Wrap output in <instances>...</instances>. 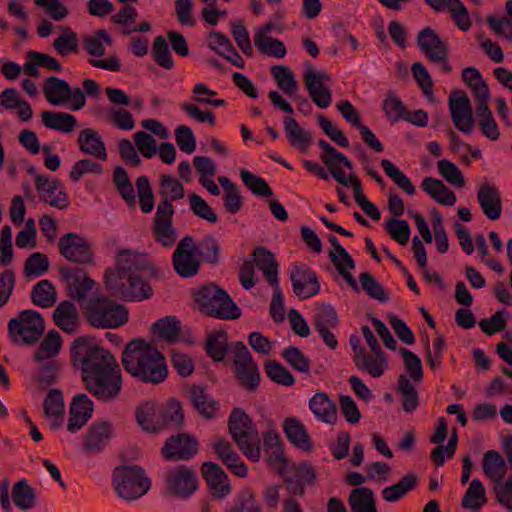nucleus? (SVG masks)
Listing matches in <instances>:
<instances>
[{
    "instance_id": "f257e3e1",
    "label": "nucleus",
    "mask_w": 512,
    "mask_h": 512,
    "mask_svg": "<svg viewBox=\"0 0 512 512\" xmlns=\"http://www.w3.org/2000/svg\"><path fill=\"white\" fill-rule=\"evenodd\" d=\"M71 360L80 367L88 390L97 398L110 400L122 387L121 370L115 357L92 338L79 337L71 346Z\"/></svg>"
},
{
    "instance_id": "f03ea898",
    "label": "nucleus",
    "mask_w": 512,
    "mask_h": 512,
    "mask_svg": "<svg viewBox=\"0 0 512 512\" xmlns=\"http://www.w3.org/2000/svg\"><path fill=\"white\" fill-rule=\"evenodd\" d=\"M118 267L105 273V285L116 296L127 300H144L152 295V288L146 277L152 268L146 258L132 250H120L117 255Z\"/></svg>"
},
{
    "instance_id": "7ed1b4c3",
    "label": "nucleus",
    "mask_w": 512,
    "mask_h": 512,
    "mask_svg": "<svg viewBox=\"0 0 512 512\" xmlns=\"http://www.w3.org/2000/svg\"><path fill=\"white\" fill-rule=\"evenodd\" d=\"M124 369L142 382L158 384L168 376V368L163 354L144 339H134L122 354Z\"/></svg>"
},
{
    "instance_id": "20e7f679",
    "label": "nucleus",
    "mask_w": 512,
    "mask_h": 512,
    "mask_svg": "<svg viewBox=\"0 0 512 512\" xmlns=\"http://www.w3.org/2000/svg\"><path fill=\"white\" fill-rule=\"evenodd\" d=\"M194 303L207 317L236 320L241 316V309L229 294L214 282L201 285L194 291Z\"/></svg>"
},
{
    "instance_id": "39448f33",
    "label": "nucleus",
    "mask_w": 512,
    "mask_h": 512,
    "mask_svg": "<svg viewBox=\"0 0 512 512\" xmlns=\"http://www.w3.org/2000/svg\"><path fill=\"white\" fill-rule=\"evenodd\" d=\"M136 419L141 428L148 432L177 428L183 423L182 406L175 399L158 407L152 402H145L136 409Z\"/></svg>"
},
{
    "instance_id": "423d86ee",
    "label": "nucleus",
    "mask_w": 512,
    "mask_h": 512,
    "mask_svg": "<svg viewBox=\"0 0 512 512\" xmlns=\"http://www.w3.org/2000/svg\"><path fill=\"white\" fill-rule=\"evenodd\" d=\"M82 307L88 322L97 328L114 329L128 320V311L125 306L104 295H91Z\"/></svg>"
},
{
    "instance_id": "0eeeda50",
    "label": "nucleus",
    "mask_w": 512,
    "mask_h": 512,
    "mask_svg": "<svg viewBox=\"0 0 512 512\" xmlns=\"http://www.w3.org/2000/svg\"><path fill=\"white\" fill-rule=\"evenodd\" d=\"M228 431L240 451L250 460L260 459V437L250 416L241 408H234L228 419Z\"/></svg>"
},
{
    "instance_id": "6e6552de",
    "label": "nucleus",
    "mask_w": 512,
    "mask_h": 512,
    "mask_svg": "<svg viewBox=\"0 0 512 512\" xmlns=\"http://www.w3.org/2000/svg\"><path fill=\"white\" fill-rule=\"evenodd\" d=\"M113 485L120 497L135 500L150 489L151 481L141 467L123 465L113 471Z\"/></svg>"
},
{
    "instance_id": "1a4fd4ad",
    "label": "nucleus",
    "mask_w": 512,
    "mask_h": 512,
    "mask_svg": "<svg viewBox=\"0 0 512 512\" xmlns=\"http://www.w3.org/2000/svg\"><path fill=\"white\" fill-rule=\"evenodd\" d=\"M43 93L53 106H68L73 111H79L86 104V97L81 88H72L66 80L56 76H50L45 80Z\"/></svg>"
},
{
    "instance_id": "9d476101",
    "label": "nucleus",
    "mask_w": 512,
    "mask_h": 512,
    "mask_svg": "<svg viewBox=\"0 0 512 512\" xmlns=\"http://www.w3.org/2000/svg\"><path fill=\"white\" fill-rule=\"evenodd\" d=\"M44 331V320L35 310L21 311L17 317L11 318L8 323V332L13 342L32 344L36 342Z\"/></svg>"
},
{
    "instance_id": "9b49d317",
    "label": "nucleus",
    "mask_w": 512,
    "mask_h": 512,
    "mask_svg": "<svg viewBox=\"0 0 512 512\" xmlns=\"http://www.w3.org/2000/svg\"><path fill=\"white\" fill-rule=\"evenodd\" d=\"M60 276L65 283L69 296L81 306L89 300L90 294H97L98 284L91 279L83 268L78 266H61Z\"/></svg>"
},
{
    "instance_id": "f8f14e48",
    "label": "nucleus",
    "mask_w": 512,
    "mask_h": 512,
    "mask_svg": "<svg viewBox=\"0 0 512 512\" xmlns=\"http://www.w3.org/2000/svg\"><path fill=\"white\" fill-rule=\"evenodd\" d=\"M277 472L283 478L287 492L292 496L303 497L306 486H313L317 479L315 468L307 461L290 467L279 466Z\"/></svg>"
},
{
    "instance_id": "ddd939ff",
    "label": "nucleus",
    "mask_w": 512,
    "mask_h": 512,
    "mask_svg": "<svg viewBox=\"0 0 512 512\" xmlns=\"http://www.w3.org/2000/svg\"><path fill=\"white\" fill-rule=\"evenodd\" d=\"M449 110L455 127L465 133L471 134L475 127L472 115L471 102L462 90H455L449 97Z\"/></svg>"
},
{
    "instance_id": "4468645a",
    "label": "nucleus",
    "mask_w": 512,
    "mask_h": 512,
    "mask_svg": "<svg viewBox=\"0 0 512 512\" xmlns=\"http://www.w3.org/2000/svg\"><path fill=\"white\" fill-rule=\"evenodd\" d=\"M305 88L309 92L312 101L322 109L330 106L332 100L331 90L328 84L331 76L323 71L309 69L303 76Z\"/></svg>"
},
{
    "instance_id": "2eb2a0df",
    "label": "nucleus",
    "mask_w": 512,
    "mask_h": 512,
    "mask_svg": "<svg viewBox=\"0 0 512 512\" xmlns=\"http://www.w3.org/2000/svg\"><path fill=\"white\" fill-rule=\"evenodd\" d=\"M173 205L169 201H162L154 217L153 233L157 242L164 247H171L177 240V233L172 226Z\"/></svg>"
},
{
    "instance_id": "dca6fc26",
    "label": "nucleus",
    "mask_w": 512,
    "mask_h": 512,
    "mask_svg": "<svg viewBox=\"0 0 512 512\" xmlns=\"http://www.w3.org/2000/svg\"><path fill=\"white\" fill-rule=\"evenodd\" d=\"M293 292L300 299H307L319 293L320 283L316 273L305 264H295L290 272Z\"/></svg>"
},
{
    "instance_id": "f3484780",
    "label": "nucleus",
    "mask_w": 512,
    "mask_h": 512,
    "mask_svg": "<svg viewBox=\"0 0 512 512\" xmlns=\"http://www.w3.org/2000/svg\"><path fill=\"white\" fill-rule=\"evenodd\" d=\"M58 246L60 254L70 262L86 264L92 260L89 243L77 233L69 232L63 235Z\"/></svg>"
},
{
    "instance_id": "a211bd4d",
    "label": "nucleus",
    "mask_w": 512,
    "mask_h": 512,
    "mask_svg": "<svg viewBox=\"0 0 512 512\" xmlns=\"http://www.w3.org/2000/svg\"><path fill=\"white\" fill-rule=\"evenodd\" d=\"M35 187L43 202L60 210L68 207V196L59 181L47 175H36Z\"/></svg>"
},
{
    "instance_id": "6ab92c4d",
    "label": "nucleus",
    "mask_w": 512,
    "mask_h": 512,
    "mask_svg": "<svg viewBox=\"0 0 512 512\" xmlns=\"http://www.w3.org/2000/svg\"><path fill=\"white\" fill-rule=\"evenodd\" d=\"M151 333L156 341L169 345L188 342L182 331L180 320L172 315L162 317L154 322L151 326Z\"/></svg>"
},
{
    "instance_id": "aec40b11",
    "label": "nucleus",
    "mask_w": 512,
    "mask_h": 512,
    "mask_svg": "<svg viewBox=\"0 0 512 512\" xmlns=\"http://www.w3.org/2000/svg\"><path fill=\"white\" fill-rule=\"evenodd\" d=\"M201 473L213 497L222 499L231 492L228 476L219 464L205 462L202 464Z\"/></svg>"
},
{
    "instance_id": "412c9836",
    "label": "nucleus",
    "mask_w": 512,
    "mask_h": 512,
    "mask_svg": "<svg viewBox=\"0 0 512 512\" xmlns=\"http://www.w3.org/2000/svg\"><path fill=\"white\" fill-rule=\"evenodd\" d=\"M417 45L429 61H443L448 56L447 45L430 27H426L418 33Z\"/></svg>"
},
{
    "instance_id": "4be33fe9",
    "label": "nucleus",
    "mask_w": 512,
    "mask_h": 512,
    "mask_svg": "<svg viewBox=\"0 0 512 512\" xmlns=\"http://www.w3.org/2000/svg\"><path fill=\"white\" fill-rule=\"evenodd\" d=\"M93 413V402L86 394H77L70 404L69 420L67 428L71 433L80 430Z\"/></svg>"
},
{
    "instance_id": "5701e85b",
    "label": "nucleus",
    "mask_w": 512,
    "mask_h": 512,
    "mask_svg": "<svg viewBox=\"0 0 512 512\" xmlns=\"http://www.w3.org/2000/svg\"><path fill=\"white\" fill-rule=\"evenodd\" d=\"M161 452L170 461L188 460L192 457V437L185 433L174 434L166 440Z\"/></svg>"
},
{
    "instance_id": "b1692460",
    "label": "nucleus",
    "mask_w": 512,
    "mask_h": 512,
    "mask_svg": "<svg viewBox=\"0 0 512 512\" xmlns=\"http://www.w3.org/2000/svg\"><path fill=\"white\" fill-rule=\"evenodd\" d=\"M213 449L217 457L231 473L241 478L247 476L248 468L241 460L240 456L235 452L230 442L219 439L214 443Z\"/></svg>"
},
{
    "instance_id": "393cba45",
    "label": "nucleus",
    "mask_w": 512,
    "mask_h": 512,
    "mask_svg": "<svg viewBox=\"0 0 512 512\" xmlns=\"http://www.w3.org/2000/svg\"><path fill=\"white\" fill-rule=\"evenodd\" d=\"M477 200L487 218L497 220L502 213L501 194L497 187L490 184L480 186L477 193Z\"/></svg>"
},
{
    "instance_id": "a878e982",
    "label": "nucleus",
    "mask_w": 512,
    "mask_h": 512,
    "mask_svg": "<svg viewBox=\"0 0 512 512\" xmlns=\"http://www.w3.org/2000/svg\"><path fill=\"white\" fill-rule=\"evenodd\" d=\"M167 484L173 495L183 499L189 498L192 495V470L185 465H178L169 472Z\"/></svg>"
},
{
    "instance_id": "bb28decb",
    "label": "nucleus",
    "mask_w": 512,
    "mask_h": 512,
    "mask_svg": "<svg viewBox=\"0 0 512 512\" xmlns=\"http://www.w3.org/2000/svg\"><path fill=\"white\" fill-rule=\"evenodd\" d=\"M77 142L83 154L94 156L102 161L107 159L106 145L96 130L92 128L81 130Z\"/></svg>"
},
{
    "instance_id": "cd10ccee",
    "label": "nucleus",
    "mask_w": 512,
    "mask_h": 512,
    "mask_svg": "<svg viewBox=\"0 0 512 512\" xmlns=\"http://www.w3.org/2000/svg\"><path fill=\"white\" fill-rule=\"evenodd\" d=\"M174 270L183 278L192 277V235H186L172 257Z\"/></svg>"
},
{
    "instance_id": "c85d7f7f",
    "label": "nucleus",
    "mask_w": 512,
    "mask_h": 512,
    "mask_svg": "<svg viewBox=\"0 0 512 512\" xmlns=\"http://www.w3.org/2000/svg\"><path fill=\"white\" fill-rule=\"evenodd\" d=\"M254 263L263 272L264 278L270 285H277L278 279V262L274 254L266 247L257 246L252 253Z\"/></svg>"
},
{
    "instance_id": "c756f323",
    "label": "nucleus",
    "mask_w": 512,
    "mask_h": 512,
    "mask_svg": "<svg viewBox=\"0 0 512 512\" xmlns=\"http://www.w3.org/2000/svg\"><path fill=\"white\" fill-rule=\"evenodd\" d=\"M287 439L303 451H311L313 445L305 426L295 417H287L283 423Z\"/></svg>"
},
{
    "instance_id": "7c9ffc66",
    "label": "nucleus",
    "mask_w": 512,
    "mask_h": 512,
    "mask_svg": "<svg viewBox=\"0 0 512 512\" xmlns=\"http://www.w3.org/2000/svg\"><path fill=\"white\" fill-rule=\"evenodd\" d=\"M309 408L318 420L329 424L336 422V405L326 393H316L309 401Z\"/></svg>"
},
{
    "instance_id": "2f4dec72",
    "label": "nucleus",
    "mask_w": 512,
    "mask_h": 512,
    "mask_svg": "<svg viewBox=\"0 0 512 512\" xmlns=\"http://www.w3.org/2000/svg\"><path fill=\"white\" fill-rule=\"evenodd\" d=\"M483 473L489 478L493 484L503 481L507 473V462L496 450H488L482 461Z\"/></svg>"
},
{
    "instance_id": "473e14b6",
    "label": "nucleus",
    "mask_w": 512,
    "mask_h": 512,
    "mask_svg": "<svg viewBox=\"0 0 512 512\" xmlns=\"http://www.w3.org/2000/svg\"><path fill=\"white\" fill-rule=\"evenodd\" d=\"M54 321L56 325L68 334L76 332L79 315L76 306L70 301L61 302L54 310Z\"/></svg>"
},
{
    "instance_id": "72a5a7b5",
    "label": "nucleus",
    "mask_w": 512,
    "mask_h": 512,
    "mask_svg": "<svg viewBox=\"0 0 512 512\" xmlns=\"http://www.w3.org/2000/svg\"><path fill=\"white\" fill-rule=\"evenodd\" d=\"M422 189L436 202L453 206L456 202V195L441 180L434 177H426L421 184Z\"/></svg>"
},
{
    "instance_id": "f704fd0d",
    "label": "nucleus",
    "mask_w": 512,
    "mask_h": 512,
    "mask_svg": "<svg viewBox=\"0 0 512 512\" xmlns=\"http://www.w3.org/2000/svg\"><path fill=\"white\" fill-rule=\"evenodd\" d=\"M351 512H377L374 493L369 487H357L348 496Z\"/></svg>"
},
{
    "instance_id": "c9c22d12",
    "label": "nucleus",
    "mask_w": 512,
    "mask_h": 512,
    "mask_svg": "<svg viewBox=\"0 0 512 512\" xmlns=\"http://www.w3.org/2000/svg\"><path fill=\"white\" fill-rule=\"evenodd\" d=\"M42 122L49 129L67 134L71 133L78 125L76 117L66 112L44 111Z\"/></svg>"
},
{
    "instance_id": "e433bc0d",
    "label": "nucleus",
    "mask_w": 512,
    "mask_h": 512,
    "mask_svg": "<svg viewBox=\"0 0 512 512\" xmlns=\"http://www.w3.org/2000/svg\"><path fill=\"white\" fill-rule=\"evenodd\" d=\"M284 129L291 146L296 147L302 153H307L312 142L310 133L301 128L298 122L291 117L285 118Z\"/></svg>"
},
{
    "instance_id": "4c0bfd02",
    "label": "nucleus",
    "mask_w": 512,
    "mask_h": 512,
    "mask_svg": "<svg viewBox=\"0 0 512 512\" xmlns=\"http://www.w3.org/2000/svg\"><path fill=\"white\" fill-rule=\"evenodd\" d=\"M111 427L106 422L93 424L85 440V449L90 452L100 451L109 441Z\"/></svg>"
},
{
    "instance_id": "58836bf2",
    "label": "nucleus",
    "mask_w": 512,
    "mask_h": 512,
    "mask_svg": "<svg viewBox=\"0 0 512 512\" xmlns=\"http://www.w3.org/2000/svg\"><path fill=\"white\" fill-rule=\"evenodd\" d=\"M207 354L215 361L224 360L228 350V335L225 330L210 333L205 343Z\"/></svg>"
},
{
    "instance_id": "ea45409f",
    "label": "nucleus",
    "mask_w": 512,
    "mask_h": 512,
    "mask_svg": "<svg viewBox=\"0 0 512 512\" xmlns=\"http://www.w3.org/2000/svg\"><path fill=\"white\" fill-rule=\"evenodd\" d=\"M194 409L206 420L213 419L219 409L218 402L206 392L204 387L194 386Z\"/></svg>"
},
{
    "instance_id": "a19ab883",
    "label": "nucleus",
    "mask_w": 512,
    "mask_h": 512,
    "mask_svg": "<svg viewBox=\"0 0 512 512\" xmlns=\"http://www.w3.org/2000/svg\"><path fill=\"white\" fill-rule=\"evenodd\" d=\"M486 502L487 497L484 485L479 479H473L463 496L461 506L476 512Z\"/></svg>"
},
{
    "instance_id": "79ce46f5",
    "label": "nucleus",
    "mask_w": 512,
    "mask_h": 512,
    "mask_svg": "<svg viewBox=\"0 0 512 512\" xmlns=\"http://www.w3.org/2000/svg\"><path fill=\"white\" fill-rule=\"evenodd\" d=\"M45 415L53 420V426L58 427L63 421L64 401L60 390L52 389L44 400Z\"/></svg>"
},
{
    "instance_id": "37998d69",
    "label": "nucleus",
    "mask_w": 512,
    "mask_h": 512,
    "mask_svg": "<svg viewBox=\"0 0 512 512\" xmlns=\"http://www.w3.org/2000/svg\"><path fill=\"white\" fill-rule=\"evenodd\" d=\"M271 73L277 82L278 87L289 97L295 96L299 85L292 70L284 65H275Z\"/></svg>"
},
{
    "instance_id": "c03bdc74",
    "label": "nucleus",
    "mask_w": 512,
    "mask_h": 512,
    "mask_svg": "<svg viewBox=\"0 0 512 512\" xmlns=\"http://www.w3.org/2000/svg\"><path fill=\"white\" fill-rule=\"evenodd\" d=\"M62 347V339L59 333L55 330L48 332L45 338L41 341L36 353V361H44L46 359H52L60 353Z\"/></svg>"
},
{
    "instance_id": "a18cd8bd",
    "label": "nucleus",
    "mask_w": 512,
    "mask_h": 512,
    "mask_svg": "<svg viewBox=\"0 0 512 512\" xmlns=\"http://www.w3.org/2000/svg\"><path fill=\"white\" fill-rule=\"evenodd\" d=\"M31 299L35 305L42 308L54 305L56 291L52 282L47 279L39 281L32 289Z\"/></svg>"
},
{
    "instance_id": "49530a36",
    "label": "nucleus",
    "mask_w": 512,
    "mask_h": 512,
    "mask_svg": "<svg viewBox=\"0 0 512 512\" xmlns=\"http://www.w3.org/2000/svg\"><path fill=\"white\" fill-rule=\"evenodd\" d=\"M338 316L335 309L329 304L317 307L313 314V325L317 331L334 329L338 325Z\"/></svg>"
},
{
    "instance_id": "de8ad7c7",
    "label": "nucleus",
    "mask_w": 512,
    "mask_h": 512,
    "mask_svg": "<svg viewBox=\"0 0 512 512\" xmlns=\"http://www.w3.org/2000/svg\"><path fill=\"white\" fill-rule=\"evenodd\" d=\"M197 254L201 261L208 264H217L220 257V246L216 239L211 236L206 237L194 244V255Z\"/></svg>"
},
{
    "instance_id": "09e8293b",
    "label": "nucleus",
    "mask_w": 512,
    "mask_h": 512,
    "mask_svg": "<svg viewBox=\"0 0 512 512\" xmlns=\"http://www.w3.org/2000/svg\"><path fill=\"white\" fill-rule=\"evenodd\" d=\"M355 365L361 369L367 371L372 377H380L384 373V367L387 365V359L385 353L383 352V361L380 357L370 356L366 353H363L361 356L354 357Z\"/></svg>"
},
{
    "instance_id": "8fccbe9b",
    "label": "nucleus",
    "mask_w": 512,
    "mask_h": 512,
    "mask_svg": "<svg viewBox=\"0 0 512 512\" xmlns=\"http://www.w3.org/2000/svg\"><path fill=\"white\" fill-rule=\"evenodd\" d=\"M12 498L20 510L27 511L34 506L35 493L25 480H21L13 486Z\"/></svg>"
},
{
    "instance_id": "3c124183",
    "label": "nucleus",
    "mask_w": 512,
    "mask_h": 512,
    "mask_svg": "<svg viewBox=\"0 0 512 512\" xmlns=\"http://www.w3.org/2000/svg\"><path fill=\"white\" fill-rule=\"evenodd\" d=\"M397 391L402 396L403 410L408 413L413 412L419 404L418 393L404 374L398 377Z\"/></svg>"
},
{
    "instance_id": "603ef678",
    "label": "nucleus",
    "mask_w": 512,
    "mask_h": 512,
    "mask_svg": "<svg viewBox=\"0 0 512 512\" xmlns=\"http://www.w3.org/2000/svg\"><path fill=\"white\" fill-rule=\"evenodd\" d=\"M235 374L241 386L248 391H255L260 383V373L256 362L235 368Z\"/></svg>"
},
{
    "instance_id": "864d4df0",
    "label": "nucleus",
    "mask_w": 512,
    "mask_h": 512,
    "mask_svg": "<svg viewBox=\"0 0 512 512\" xmlns=\"http://www.w3.org/2000/svg\"><path fill=\"white\" fill-rule=\"evenodd\" d=\"M264 368L267 376L279 385L292 386L295 383V378L290 371L276 360L268 359Z\"/></svg>"
},
{
    "instance_id": "5fc2aeb1",
    "label": "nucleus",
    "mask_w": 512,
    "mask_h": 512,
    "mask_svg": "<svg viewBox=\"0 0 512 512\" xmlns=\"http://www.w3.org/2000/svg\"><path fill=\"white\" fill-rule=\"evenodd\" d=\"M254 44L261 53L276 58H283L287 52L283 42L272 37L255 35Z\"/></svg>"
},
{
    "instance_id": "6e6d98bb",
    "label": "nucleus",
    "mask_w": 512,
    "mask_h": 512,
    "mask_svg": "<svg viewBox=\"0 0 512 512\" xmlns=\"http://www.w3.org/2000/svg\"><path fill=\"white\" fill-rule=\"evenodd\" d=\"M381 166L385 172V174L393 180V182L401 188L408 195L415 194V187L412 184L411 180L400 171L390 160L383 159L381 161Z\"/></svg>"
},
{
    "instance_id": "4d7b16f0",
    "label": "nucleus",
    "mask_w": 512,
    "mask_h": 512,
    "mask_svg": "<svg viewBox=\"0 0 512 512\" xmlns=\"http://www.w3.org/2000/svg\"><path fill=\"white\" fill-rule=\"evenodd\" d=\"M319 147L323 150V153L320 155V158L324 165L327 167L330 174L333 176V178L340 183L341 185L347 186L348 180L346 178V175L343 171H336L335 169H332L333 163L332 159L336 156V154L339 152L337 151L332 145H330L327 141L324 139H320L318 141Z\"/></svg>"
},
{
    "instance_id": "13d9d810",
    "label": "nucleus",
    "mask_w": 512,
    "mask_h": 512,
    "mask_svg": "<svg viewBox=\"0 0 512 512\" xmlns=\"http://www.w3.org/2000/svg\"><path fill=\"white\" fill-rule=\"evenodd\" d=\"M49 269V260L41 252L32 253L26 260L24 272L28 278H37L44 275Z\"/></svg>"
},
{
    "instance_id": "bf43d9fd",
    "label": "nucleus",
    "mask_w": 512,
    "mask_h": 512,
    "mask_svg": "<svg viewBox=\"0 0 512 512\" xmlns=\"http://www.w3.org/2000/svg\"><path fill=\"white\" fill-rule=\"evenodd\" d=\"M112 38L106 30H99L94 36L87 37L84 41L85 50L94 57H102L106 53L104 44L110 45Z\"/></svg>"
},
{
    "instance_id": "052dcab7",
    "label": "nucleus",
    "mask_w": 512,
    "mask_h": 512,
    "mask_svg": "<svg viewBox=\"0 0 512 512\" xmlns=\"http://www.w3.org/2000/svg\"><path fill=\"white\" fill-rule=\"evenodd\" d=\"M240 175L244 185L254 195L261 197H270L273 195V192L265 179L254 175L247 170H242Z\"/></svg>"
},
{
    "instance_id": "680f3d73",
    "label": "nucleus",
    "mask_w": 512,
    "mask_h": 512,
    "mask_svg": "<svg viewBox=\"0 0 512 512\" xmlns=\"http://www.w3.org/2000/svg\"><path fill=\"white\" fill-rule=\"evenodd\" d=\"M282 357L294 370L304 374H308L310 372V360L299 348L289 346L283 350Z\"/></svg>"
},
{
    "instance_id": "e2e57ef3",
    "label": "nucleus",
    "mask_w": 512,
    "mask_h": 512,
    "mask_svg": "<svg viewBox=\"0 0 512 512\" xmlns=\"http://www.w3.org/2000/svg\"><path fill=\"white\" fill-rule=\"evenodd\" d=\"M385 229L390 237L400 245L408 243L411 230L406 220L391 218L386 222Z\"/></svg>"
},
{
    "instance_id": "0e129e2a",
    "label": "nucleus",
    "mask_w": 512,
    "mask_h": 512,
    "mask_svg": "<svg viewBox=\"0 0 512 512\" xmlns=\"http://www.w3.org/2000/svg\"><path fill=\"white\" fill-rule=\"evenodd\" d=\"M160 192L164 197L163 201H172L180 199L184 196L182 184L170 175H162L160 178Z\"/></svg>"
},
{
    "instance_id": "69168bd1",
    "label": "nucleus",
    "mask_w": 512,
    "mask_h": 512,
    "mask_svg": "<svg viewBox=\"0 0 512 512\" xmlns=\"http://www.w3.org/2000/svg\"><path fill=\"white\" fill-rule=\"evenodd\" d=\"M404 103L393 92H389L383 102V111L389 121L396 123L403 119L406 113Z\"/></svg>"
},
{
    "instance_id": "338daca9",
    "label": "nucleus",
    "mask_w": 512,
    "mask_h": 512,
    "mask_svg": "<svg viewBox=\"0 0 512 512\" xmlns=\"http://www.w3.org/2000/svg\"><path fill=\"white\" fill-rule=\"evenodd\" d=\"M152 53L155 61L165 69H171L174 62L167 40L163 36H157L153 42Z\"/></svg>"
},
{
    "instance_id": "774afa93",
    "label": "nucleus",
    "mask_w": 512,
    "mask_h": 512,
    "mask_svg": "<svg viewBox=\"0 0 512 512\" xmlns=\"http://www.w3.org/2000/svg\"><path fill=\"white\" fill-rule=\"evenodd\" d=\"M359 281L362 289L373 299H376L380 302H385L388 300V296L383 288V286L375 280L369 272H362L359 276Z\"/></svg>"
}]
</instances>
